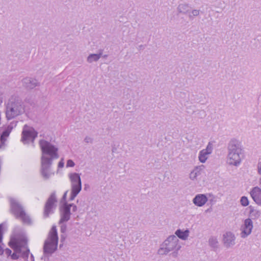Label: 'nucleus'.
Here are the masks:
<instances>
[{
	"mask_svg": "<svg viewBox=\"0 0 261 261\" xmlns=\"http://www.w3.org/2000/svg\"><path fill=\"white\" fill-rule=\"evenodd\" d=\"M227 163L230 166H239L244 158V150L240 141L232 139L227 146Z\"/></svg>",
	"mask_w": 261,
	"mask_h": 261,
	"instance_id": "f03ea898",
	"label": "nucleus"
},
{
	"mask_svg": "<svg viewBox=\"0 0 261 261\" xmlns=\"http://www.w3.org/2000/svg\"><path fill=\"white\" fill-rule=\"evenodd\" d=\"M258 182H259V185L260 187V188H261V175H260V177L259 178Z\"/></svg>",
	"mask_w": 261,
	"mask_h": 261,
	"instance_id": "58836bf2",
	"label": "nucleus"
},
{
	"mask_svg": "<svg viewBox=\"0 0 261 261\" xmlns=\"http://www.w3.org/2000/svg\"><path fill=\"white\" fill-rule=\"evenodd\" d=\"M208 197L206 194H197L192 199L193 203L197 207H202L208 202Z\"/></svg>",
	"mask_w": 261,
	"mask_h": 261,
	"instance_id": "f3484780",
	"label": "nucleus"
},
{
	"mask_svg": "<svg viewBox=\"0 0 261 261\" xmlns=\"http://www.w3.org/2000/svg\"><path fill=\"white\" fill-rule=\"evenodd\" d=\"M10 203L11 212L16 218L20 219L23 223L31 224V218L25 212L22 206L16 199L11 198Z\"/></svg>",
	"mask_w": 261,
	"mask_h": 261,
	"instance_id": "0eeeda50",
	"label": "nucleus"
},
{
	"mask_svg": "<svg viewBox=\"0 0 261 261\" xmlns=\"http://www.w3.org/2000/svg\"><path fill=\"white\" fill-rule=\"evenodd\" d=\"M209 245L213 248H217L218 245V239L216 237H212L208 240Z\"/></svg>",
	"mask_w": 261,
	"mask_h": 261,
	"instance_id": "393cba45",
	"label": "nucleus"
},
{
	"mask_svg": "<svg viewBox=\"0 0 261 261\" xmlns=\"http://www.w3.org/2000/svg\"><path fill=\"white\" fill-rule=\"evenodd\" d=\"M57 199L54 193L51 194L47 200L44 206L43 217L47 218L49 215L54 213L56 207Z\"/></svg>",
	"mask_w": 261,
	"mask_h": 261,
	"instance_id": "9b49d317",
	"label": "nucleus"
},
{
	"mask_svg": "<svg viewBox=\"0 0 261 261\" xmlns=\"http://www.w3.org/2000/svg\"><path fill=\"white\" fill-rule=\"evenodd\" d=\"M3 251H3V248H2V246L0 245V255L3 254Z\"/></svg>",
	"mask_w": 261,
	"mask_h": 261,
	"instance_id": "4c0bfd02",
	"label": "nucleus"
},
{
	"mask_svg": "<svg viewBox=\"0 0 261 261\" xmlns=\"http://www.w3.org/2000/svg\"><path fill=\"white\" fill-rule=\"evenodd\" d=\"M3 226H4L3 224H0V242L2 240V229L3 228Z\"/></svg>",
	"mask_w": 261,
	"mask_h": 261,
	"instance_id": "f704fd0d",
	"label": "nucleus"
},
{
	"mask_svg": "<svg viewBox=\"0 0 261 261\" xmlns=\"http://www.w3.org/2000/svg\"><path fill=\"white\" fill-rule=\"evenodd\" d=\"M205 166L203 165L196 166L189 173V179L193 181H198L204 173Z\"/></svg>",
	"mask_w": 261,
	"mask_h": 261,
	"instance_id": "2eb2a0df",
	"label": "nucleus"
},
{
	"mask_svg": "<svg viewBox=\"0 0 261 261\" xmlns=\"http://www.w3.org/2000/svg\"><path fill=\"white\" fill-rule=\"evenodd\" d=\"M41 150V161L53 163L54 160L59 157L58 147L45 140L39 141Z\"/></svg>",
	"mask_w": 261,
	"mask_h": 261,
	"instance_id": "39448f33",
	"label": "nucleus"
},
{
	"mask_svg": "<svg viewBox=\"0 0 261 261\" xmlns=\"http://www.w3.org/2000/svg\"><path fill=\"white\" fill-rule=\"evenodd\" d=\"M199 13H200L199 10H197V9L193 10L191 12V14L189 15V17H192V16H197L199 14Z\"/></svg>",
	"mask_w": 261,
	"mask_h": 261,
	"instance_id": "c756f323",
	"label": "nucleus"
},
{
	"mask_svg": "<svg viewBox=\"0 0 261 261\" xmlns=\"http://www.w3.org/2000/svg\"><path fill=\"white\" fill-rule=\"evenodd\" d=\"M64 166V159H63V158H62L58 164V171H59L60 169L63 168Z\"/></svg>",
	"mask_w": 261,
	"mask_h": 261,
	"instance_id": "7c9ffc66",
	"label": "nucleus"
},
{
	"mask_svg": "<svg viewBox=\"0 0 261 261\" xmlns=\"http://www.w3.org/2000/svg\"><path fill=\"white\" fill-rule=\"evenodd\" d=\"M4 98V93L2 91H0V105L3 102Z\"/></svg>",
	"mask_w": 261,
	"mask_h": 261,
	"instance_id": "473e14b6",
	"label": "nucleus"
},
{
	"mask_svg": "<svg viewBox=\"0 0 261 261\" xmlns=\"http://www.w3.org/2000/svg\"><path fill=\"white\" fill-rule=\"evenodd\" d=\"M207 195V196H208L209 197H211V198L210 199V202L211 204H213L214 203L216 202V197L211 194H206Z\"/></svg>",
	"mask_w": 261,
	"mask_h": 261,
	"instance_id": "2f4dec72",
	"label": "nucleus"
},
{
	"mask_svg": "<svg viewBox=\"0 0 261 261\" xmlns=\"http://www.w3.org/2000/svg\"><path fill=\"white\" fill-rule=\"evenodd\" d=\"M181 248V246L179 239L175 236L171 235L161 244L158 250V254L166 255L172 252V256L176 257Z\"/></svg>",
	"mask_w": 261,
	"mask_h": 261,
	"instance_id": "7ed1b4c3",
	"label": "nucleus"
},
{
	"mask_svg": "<svg viewBox=\"0 0 261 261\" xmlns=\"http://www.w3.org/2000/svg\"><path fill=\"white\" fill-rule=\"evenodd\" d=\"M37 132L32 127L25 125L21 134V141L24 143L33 142L37 136Z\"/></svg>",
	"mask_w": 261,
	"mask_h": 261,
	"instance_id": "9d476101",
	"label": "nucleus"
},
{
	"mask_svg": "<svg viewBox=\"0 0 261 261\" xmlns=\"http://www.w3.org/2000/svg\"><path fill=\"white\" fill-rule=\"evenodd\" d=\"M235 234L231 231H227L223 235V243L227 248L232 247L236 244Z\"/></svg>",
	"mask_w": 261,
	"mask_h": 261,
	"instance_id": "dca6fc26",
	"label": "nucleus"
},
{
	"mask_svg": "<svg viewBox=\"0 0 261 261\" xmlns=\"http://www.w3.org/2000/svg\"><path fill=\"white\" fill-rule=\"evenodd\" d=\"M77 210V207L74 204L63 203L60 207V224L67 222L70 219L71 211L75 212Z\"/></svg>",
	"mask_w": 261,
	"mask_h": 261,
	"instance_id": "1a4fd4ad",
	"label": "nucleus"
},
{
	"mask_svg": "<svg viewBox=\"0 0 261 261\" xmlns=\"http://www.w3.org/2000/svg\"><path fill=\"white\" fill-rule=\"evenodd\" d=\"M84 141L87 144H92L93 142V139L91 137L87 136L84 138Z\"/></svg>",
	"mask_w": 261,
	"mask_h": 261,
	"instance_id": "bb28decb",
	"label": "nucleus"
},
{
	"mask_svg": "<svg viewBox=\"0 0 261 261\" xmlns=\"http://www.w3.org/2000/svg\"><path fill=\"white\" fill-rule=\"evenodd\" d=\"M27 242L25 233L22 230L15 232L12 236L9 245L14 251L11 255L12 259H17L20 256L24 258L28 257L30 251Z\"/></svg>",
	"mask_w": 261,
	"mask_h": 261,
	"instance_id": "f257e3e1",
	"label": "nucleus"
},
{
	"mask_svg": "<svg viewBox=\"0 0 261 261\" xmlns=\"http://www.w3.org/2000/svg\"><path fill=\"white\" fill-rule=\"evenodd\" d=\"M261 212L259 210L250 207L249 212L250 217L254 220L257 219L260 216Z\"/></svg>",
	"mask_w": 261,
	"mask_h": 261,
	"instance_id": "5701e85b",
	"label": "nucleus"
},
{
	"mask_svg": "<svg viewBox=\"0 0 261 261\" xmlns=\"http://www.w3.org/2000/svg\"><path fill=\"white\" fill-rule=\"evenodd\" d=\"M101 56L102 53L99 54H91L87 57V62L90 64L97 62L101 58Z\"/></svg>",
	"mask_w": 261,
	"mask_h": 261,
	"instance_id": "4be33fe9",
	"label": "nucleus"
},
{
	"mask_svg": "<svg viewBox=\"0 0 261 261\" xmlns=\"http://www.w3.org/2000/svg\"><path fill=\"white\" fill-rule=\"evenodd\" d=\"M24 112V107L21 100L11 99L6 107V117L8 119H13Z\"/></svg>",
	"mask_w": 261,
	"mask_h": 261,
	"instance_id": "423d86ee",
	"label": "nucleus"
},
{
	"mask_svg": "<svg viewBox=\"0 0 261 261\" xmlns=\"http://www.w3.org/2000/svg\"><path fill=\"white\" fill-rule=\"evenodd\" d=\"M253 222L250 218L246 219L240 227V237L245 239L249 236L253 229Z\"/></svg>",
	"mask_w": 261,
	"mask_h": 261,
	"instance_id": "ddd939ff",
	"label": "nucleus"
},
{
	"mask_svg": "<svg viewBox=\"0 0 261 261\" xmlns=\"http://www.w3.org/2000/svg\"><path fill=\"white\" fill-rule=\"evenodd\" d=\"M256 170L258 174L261 175V159H259L256 165Z\"/></svg>",
	"mask_w": 261,
	"mask_h": 261,
	"instance_id": "c85d7f7f",
	"label": "nucleus"
},
{
	"mask_svg": "<svg viewBox=\"0 0 261 261\" xmlns=\"http://www.w3.org/2000/svg\"><path fill=\"white\" fill-rule=\"evenodd\" d=\"M12 128L8 127L5 131L3 132L1 136L0 137V148L2 147L7 138L9 137L10 133L11 131Z\"/></svg>",
	"mask_w": 261,
	"mask_h": 261,
	"instance_id": "412c9836",
	"label": "nucleus"
},
{
	"mask_svg": "<svg viewBox=\"0 0 261 261\" xmlns=\"http://www.w3.org/2000/svg\"><path fill=\"white\" fill-rule=\"evenodd\" d=\"M177 10L180 13L187 14L189 11V7L186 4H181L178 6Z\"/></svg>",
	"mask_w": 261,
	"mask_h": 261,
	"instance_id": "b1692460",
	"label": "nucleus"
},
{
	"mask_svg": "<svg viewBox=\"0 0 261 261\" xmlns=\"http://www.w3.org/2000/svg\"><path fill=\"white\" fill-rule=\"evenodd\" d=\"M250 193L255 203L261 205V188L255 187L251 189Z\"/></svg>",
	"mask_w": 261,
	"mask_h": 261,
	"instance_id": "a211bd4d",
	"label": "nucleus"
},
{
	"mask_svg": "<svg viewBox=\"0 0 261 261\" xmlns=\"http://www.w3.org/2000/svg\"><path fill=\"white\" fill-rule=\"evenodd\" d=\"M67 192H68V191H66V192H65V193L64 194V195H63V198H62V200L61 202H63V201L65 200V199H66V196H67Z\"/></svg>",
	"mask_w": 261,
	"mask_h": 261,
	"instance_id": "c9c22d12",
	"label": "nucleus"
},
{
	"mask_svg": "<svg viewBox=\"0 0 261 261\" xmlns=\"http://www.w3.org/2000/svg\"><path fill=\"white\" fill-rule=\"evenodd\" d=\"M68 176L71 188L69 200L72 201L82 190V181L79 174L77 173H70Z\"/></svg>",
	"mask_w": 261,
	"mask_h": 261,
	"instance_id": "6e6552de",
	"label": "nucleus"
},
{
	"mask_svg": "<svg viewBox=\"0 0 261 261\" xmlns=\"http://www.w3.org/2000/svg\"><path fill=\"white\" fill-rule=\"evenodd\" d=\"M58 237L56 227L54 226L48 233L43 246V255L41 260L48 261V256L51 255L57 249Z\"/></svg>",
	"mask_w": 261,
	"mask_h": 261,
	"instance_id": "20e7f679",
	"label": "nucleus"
},
{
	"mask_svg": "<svg viewBox=\"0 0 261 261\" xmlns=\"http://www.w3.org/2000/svg\"><path fill=\"white\" fill-rule=\"evenodd\" d=\"M190 230L189 229H177L175 231V235L178 239L183 241H186L188 239L190 236Z\"/></svg>",
	"mask_w": 261,
	"mask_h": 261,
	"instance_id": "aec40b11",
	"label": "nucleus"
},
{
	"mask_svg": "<svg viewBox=\"0 0 261 261\" xmlns=\"http://www.w3.org/2000/svg\"><path fill=\"white\" fill-rule=\"evenodd\" d=\"M53 163L41 161V173L42 176L45 179H48L55 174L51 169Z\"/></svg>",
	"mask_w": 261,
	"mask_h": 261,
	"instance_id": "4468645a",
	"label": "nucleus"
},
{
	"mask_svg": "<svg viewBox=\"0 0 261 261\" xmlns=\"http://www.w3.org/2000/svg\"><path fill=\"white\" fill-rule=\"evenodd\" d=\"M31 261H35L34 257L32 254H31Z\"/></svg>",
	"mask_w": 261,
	"mask_h": 261,
	"instance_id": "ea45409f",
	"label": "nucleus"
},
{
	"mask_svg": "<svg viewBox=\"0 0 261 261\" xmlns=\"http://www.w3.org/2000/svg\"><path fill=\"white\" fill-rule=\"evenodd\" d=\"M214 150V143L208 142L205 148L201 150L198 155V161L202 164L205 163L209 158L210 155L213 153Z\"/></svg>",
	"mask_w": 261,
	"mask_h": 261,
	"instance_id": "f8f14e48",
	"label": "nucleus"
},
{
	"mask_svg": "<svg viewBox=\"0 0 261 261\" xmlns=\"http://www.w3.org/2000/svg\"><path fill=\"white\" fill-rule=\"evenodd\" d=\"M23 85L28 89H33L39 86L38 81L34 78L27 77L22 81Z\"/></svg>",
	"mask_w": 261,
	"mask_h": 261,
	"instance_id": "6ab92c4d",
	"label": "nucleus"
},
{
	"mask_svg": "<svg viewBox=\"0 0 261 261\" xmlns=\"http://www.w3.org/2000/svg\"><path fill=\"white\" fill-rule=\"evenodd\" d=\"M5 253L8 256H11L12 254V251L10 249L7 248L5 250Z\"/></svg>",
	"mask_w": 261,
	"mask_h": 261,
	"instance_id": "72a5a7b5",
	"label": "nucleus"
},
{
	"mask_svg": "<svg viewBox=\"0 0 261 261\" xmlns=\"http://www.w3.org/2000/svg\"><path fill=\"white\" fill-rule=\"evenodd\" d=\"M240 203L241 204V205L243 206H247L249 205V201L248 200V199L247 197L246 196H242L241 198V199H240Z\"/></svg>",
	"mask_w": 261,
	"mask_h": 261,
	"instance_id": "a878e982",
	"label": "nucleus"
},
{
	"mask_svg": "<svg viewBox=\"0 0 261 261\" xmlns=\"http://www.w3.org/2000/svg\"><path fill=\"white\" fill-rule=\"evenodd\" d=\"M66 229V225L64 224L62 225L61 227V230L62 232H64Z\"/></svg>",
	"mask_w": 261,
	"mask_h": 261,
	"instance_id": "e433bc0d",
	"label": "nucleus"
},
{
	"mask_svg": "<svg viewBox=\"0 0 261 261\" xmlns=\"http://www.w3.org/2000/svg\"><path fill=\"white\" fill-rule=\"evenodd\" d=\"M75 166L74 162L72 160H68L67 161L66 167V168L73 167Z\"/></svg>",
	"mask_w": 261,
	"mask_h": 261,
	"instance_id": "cd10ccee",
	"label": "nucleus"
}]
</instances>
